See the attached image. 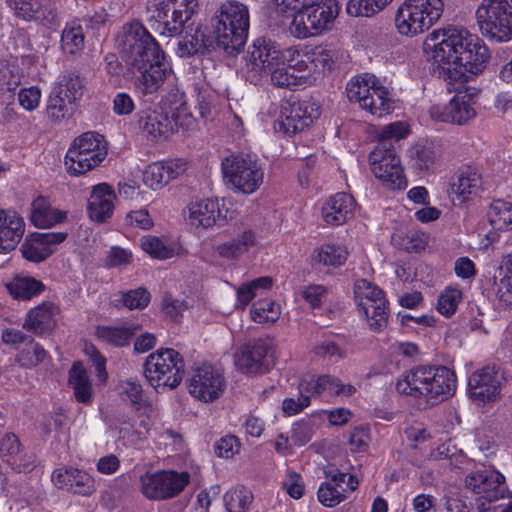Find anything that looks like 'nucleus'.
Returning <instances> with one entry per match:
<instances>
[{
  "label": "nucleus",
  "instance_id": "obj_46",
  "mask_svg": "<svg viewBox=\"0 0 512 512\" xmlns=\"http://www.w3.org/2000/svg\"><path fill=\"white\" fill-rule=\"evenodd\" d=\"M5 286L9 294L18 300H30L45 290L44 284L32 277H15Z\"/></svg>",
  "mask_w": 512,
  "mask_h": 512
},
{
  "label": "nucleus",
  "instance_id": "obj_40",
  "mask_svg": "<svg viewBox=\"0 0 512 512\" xmlns=\"http://www.w3.org/2000/svg\"><path fill=\"white\" fill-rule=\"evenodd\" d=\"M64 216L63 212L53 209L49 201L42 196L37 197L32 202L30 220L36 227H51L61 222Z\"/></svg>",
  "mask_w": 512,
  "mask_h": 512
},
{
  "label": "nucleus",
  "instance_id": "obj_19",
  "mask_svg": "<svg viewBox=\"0 0 512 512\" xmlns=\"http://www.w3.org/2000/svg\"><path fill=\"white\" fill-rule=\"evenodd\" d=\"M225 387L224 376L209 364L195 367L187 382L190 395L206 403L218 399Z\"/></svg>",
  "mask_w": 512,
  "mask_h": 512
},
{
  "label": "nucleus",
  "instance_id": "obj_63",
  "mask_svg": "<svg viewBox=\"0 0 512 512\" xmlns=\"http://www.w3.org/2000/svg\"><path fill=\"white\" fill-rule=\"evenodd\" d=\"M42 93L39 87L21 88L18 92V103L26 111H34L39 107Z\"/></svg>",
  "mask_w": 512,
  "mask_h": 512
},
{
  "label": "nucleus",
  "instance_id": "obj_41",
  "mask_svg": "<svg viewBox=\"0 0 512 512\" xmlns=\"http://www.w3.org/2000/svg\"><path fill=\"white\" fill-rule=\"evenodd\" d=\"M84 81L74 72L59 76L52 93L75 105L83 96Z\"/></svg>",
  "mask_w": 512,
  "mask_h": 512
},
{
  "label": "nucleus",
  "instance_id": "obj_43",
  "mask_svg": "<svg viewBox=\"0 0 512 512\" xmlns=\"http://www.w3.org/2000/svg\"><path fill=\"white\" fill-rule=\"evenodd\" d=\"M471 49L465 52L464 57H460L457 64V70L464 68L465 71L478 74L481 73L490 59V53L487 46L476 37Z\"/></svg>",
  "mask_w": 512,
  "mask_h": 512
},
{
  "label": "nucleus",
  "instance_id": "obj_30",
  "mask_svg": "<svg viewBox=\"0 0 512 512\" xmlns=\"http://www.w3.org/2000/svg\"><path fill=\"white\" fill-rule=\"evenodd\" d=\"M24 231L25 223L18 213L0 209V253L14 250Z\"/></svg>",
  "mask_w": 512,
  "mask_h": 512
},
{
  "label": "nucleus",
  "instance_id": "obj_28",
  "mask_svg": "<svg viewBox=\"0 0 512 512\" xmlns=\"http://www.w3.org/2000/svg\"><path fill=\"white\" fill-rule=\"evenodd\" d=\"M147 418L149 415L147 414ZM109 429L117 434V439L124 445H134L142 440L149 431L150 422L139 416L138 423L132 422L125 415H117L108 422Z\"/></svg>",
  "mask_w": 512,
  "mask_h": 512
},
{
  "label": "nucleus",
  "instance_id": "obj_20",
  "mask_svg": "<svg viewBox=\"0 0 512 512\" xmlns=\"http://www.w3.org/2000/svg\"><path fill=\"white\" fill-rule=\"evenodd\" d=\"M341 380L330 374H323L315 378L305 375L298 385V398H290V414L301 412L310 404V397L321 395L324 392L339 396Z\"/></svg>",
  "mask_w": 512,
  "mask_h": 512
},
{
  "label": "nucleus",
  "instance_id": "obj_32",
  "mask_svg": "<svg viewBox=\"0 0 512 512\" xmlns=\"http://www.w3.org/2000/svg\"><path fill=\"white\" fill-rule=\"evenodd\" d=\"M114 199L115 195L108 184L102 183L94 186L87 208L90 219L104 222L110 218L114 211Z\"/></svg>",
  "mask_w": 512,
  "mask_h": 512
},
{
  "label": "nucleus",
  "instance_id": "obj_10",
  "mask_svg": "<svg viewBox=\"0 0 512 512\" xmlns=\"http://www.w3.org/2000/svg\"><path fill=\"white\" fill-rule=\"evenodd\" d=\"M475 16L485 37L497 42L512 39V0H482Z\"/></svg>",
  "mask_w": 512,
  "mask_h": 512
},
{
  "label": "nucleus",
  "instance_id": "obj_34",
  "mask_svg": "<svg viewBox=\"0 0 512 512\" xmlns=\"http://www.w3.org/2000/svg\"><path fill=\"white\" fill-rule=\"evenodd\" d=\"M138 126L140 131L151 140L166 138L173 132V126L162 110L143 111L139 116Z\"/></svg>",
  "mask_w": 512,
  "mask_h": 512
},
{
  "label": "nucleus",
  "instance_id": "obj_22",
  "mask_svg": "<svg viewBox=\"0 0 512 512\" xmlns=\"http://www.w3.org/2000/svg\"><path fill=\"white\" fill-rule=\"evenodd\" d=\"M187 169L188 162L183 158L152 162L143 170L142 181L145 186L157 191L184 174Z\"/></svg>",
  "mask_w": 512,
  "mask_h": 512
},
{
  "label": "nucleus",
  "instance_id": "obj_5",
  "mask_svg": "<svg viewBox=\"0 0 512 512\" xmlns=\"http://www.w3.org/2000/svg\"><path fill=\"white\" fill-rule=\"evenodd\" d=\"M443 11V0H404L395 12V29L401 36L413 38L429 30Z\"/></svg>",
  "mask_w": 512,
  "mask_h": 512
},
{
  "label": "nucleus",
  "instance_id": "obj_11",
  "mask_svg": "<svg viewBox=\"0 0 512 512\" xmlns=\"http://www.w3.org/2000/svg\"><path fill=\"white\" fill-rule=\"evenodd\" d=\"M107 147L103 137L86 132L77 137L65 156V165L70 174H85L97 167L106 157Z\"/></svg>",
  "mask_w": 512,
  "mask_h": 512
},
{
  "label": "nucleus",
  "instance_id": "obj_31",
  "mask_svg": "<svg viewBox=\"0 0 512 512\" xmlns=\"http://www.w3.org/2000/svg\"><path fill=\"white\" fill-rule=\"evenodd\" d=\"M0 457L14 470L28 471L34 465V457L23 451L15 434L6 433L0 438Z\"/></svg>",
  "mask_w": 512,
  "mask_h": 512
},
{
  "label": "nucleus",
  "instance_id": "obj_42",
  "mask_svg": "<svg viewBox=\"0 0 512 512\" xmlns=\"http://www.w3.org/2000/svg\"><path fill=\"white\" fill-rule=\"evenodd\" d=\"M142 250L151 258L166 260L174 257L178 251V244L166 237L145 235L140 239Z\"/></svg>",
  "mask_w": 512,
  "mask_h": 512
},
{
  "label": "nucleus",
  "instance_id": "obj_62",
  "mask_svg": "<svg viewBox=\"0 0 512 512\" xmlns=\"http://www.w3.org/2000/svg\"><path fill=\"white\" fill-rule=\"evenodd\" d=\"M345 498V489H339L331 482L322 483L318 489V500L326 507H334Z\"/></svg>",
  "mask_w": 512,
  "mask_h": 512
},
{
  "label": "nucleus",
  "instance_id": "obj_27",
  "mask_svg": "<svg viewBox=\"0 0 512 512\" xmlns=\"http://www.w3.org/2000/svg\"><path fill=\"white\" fill-rule=\"evenodd\" d=\"M314 64L310 56V45L290 47V86L306 87L313 80Z\"/></svg>",
  "mask_w": 512,
  "mask_h": 512
},
{
  "label": "nucleus",
  "instance_id": "obj_33",
  "mask_svg": "<svg viewBox=\"0 0 512 512\" xmlns=\"http://www.w3.org/2000/svg\"><path fill=\"white\" fill-rule=\"evenodd\" d=\"M307 20L309 27L314 29L315 35L328 30L339 14L340 6L336 0H324L314 5H307Z\"/></svg>",
  "mask_w": 512,
  "mask_h": 512
},
{
  "label": "nucleus",
  "instance_id": "obj_48",
  "mask_svg": "<svg viewBox=\"0 0 512 512\" xmlns=\"http://www.w3.org/2000/svg\"><path fill=\"white\" fill-rule=\"evenodd\" d=\"M318 116V107L309 101L293 102L290 105V121L293 122L295 133L308 127Z\"/></svg>",
  "mask_w": 512,
  "mask_h": 512
},
{
  "label": "nucleus",
  "instance_id": "obj_58",
  "mask_svg": "<svg viewBox=\"0 0 512 512\" xmlns=\"http://www.w3.org/2000/svg\"><path fill=\"white\" fill-rule=\"evenodd\" d=\"M62 49L69 54H76L84 47V33L81 25H67L61 36Z\"/></svg>",
  "mask_w": 512,
  "mask_h": 512
},
{
  "label": "nucleus",
  "instance_id": "obj_64",
  "mask_svg": "<svg viewBox=\"0 0 512 512\" xmlns=\"http://www.w3.org/2000/svg\"><path fill=\"white\" fill-rule=\"evenodd\" d=\"M240 442L234 435H225L215 443V453L221 458H233L240 451Z\"/></svg>",
  "mask_w": 512,
  "mask_h": 512
},
{
  "label": "nucleus",
  "instance_id": "obj_24",
  "mask_svg": "<svg viewBox=\"0 0 512 512\" xmlns=\"http://www.w3.org/2000/svg\"><path fill=\"white\" fill-rule=\"evenodd\" d=\"M51 480L55 487L83 496H89L96 491V481L92 475L70 466L55 469Z\"/></svg>",
  "mask_w": 512,
  "mask_h": 512
},
{
  "label": "nucleus",
  "instance_id": "obj_44",
  "mask_svg": "<svg viewBox=\"0 0 512 512\" xmlns=\"http://www.w3.org/2000/svg\"><path fill=\"white\" fill-rule=\"evenodd\" d=\"M272 285L273 279L269 276L259 277L239 285L236 288L235 307L245 309L256 296L271 289Z\"/></svg>",
  "mask_w": 512,
  "mask_h": 512
},
{
  "label": "nucleus",
  "instance_id": "obj_15",
  "mask_svg": "<svg viewBox=\"0 0 512 512\" xmlns=\"http://www.w3.org/2000/svg\"><path fill=\"white\" fill-rule=\"evenodd\" d=\"M190 482L186 471L161 470L140 477L142 494L150 500H166L180 494Z\"/></svg>",
  "mask_w": 512,
  "mask_h": 512
},
{
  "label": "nucleus",
  "instance_id": "obj_45",
  "mask_svg": "<svg viewBox=\"0 0 512 512\" xmlns=\"http://www.w3.org/2000/svg\"><path fill=\"white\" fill-rule=\"evenodd\" d=\"M349 252L346 246L336 243H324L314 249L313 260L323 266L339 267L343 265Z\"/></svg>",
  "mask_w": 512,
  "mask_h": 512
},
{
  "label": "nucleus",
  "instance_id": "obj_26",
  "mask_svg": "<svg viewBox=\"0 0 512 512\" xmlns=\"http://www.w3.org/2000/svg\"><path fill=\"white\" fill-rule=\"evenodd\" d=\"M430 116L437 121L464 125L476 116V111L465 96H454L446 105H433Z\"/></svg>",
  "mask_w": 512,
  "mask_h": 512
},
{
  "label": "nucleus",
  "instance_id": "obj_50",
  "mask_svg": "<svg viewBox=\"0 0 512 512\" xmlns=\"http://www.w3.org/2000/svg\"><path fill=\"white\" fill-rule=\"evenodd\" d=\"M250 314L254 322L271 325L279 319L281 308L271 299H260L252 304Z\"/></svg>",
  "mask_w": 512,
  "mask_h": 512
},
{
  "label": "nucleus",
  "instance_id": "obj_37",
  "mask_svg": "<svg viewBox=\"0 0 512 512\" xmlns=\"http://www.w3.org/2000/svg\"><path fill=\"white\" fill-rule=\"evenodd\" d=\"M255 245V236L251 231H244L236 238L224 241L214 247L215 254L226 260H237Z\"/></svg>",
  "mask_w": 512,
  "mask_h": 512
},
{
  "label": "nucleus",
  "instance_id": "obj_8",
  "mask_svg": "<svg viewBox=\"0 0 512 512\" xmlns=\"http://www.w3.org/2000/svg\"><path fill=\"white\" fill-rule=\"evenodd\" d=\"M346 92L350 101L359 103L362 109L377 117L390 114L395 108L389 90L373 74L353 77L347 83Z\"/></svg>",
  "mask_w": 512,
  "mask_h": 512
},
{
  "label": "nucleus",
  "instance_id": "obj_18",
  "mask_svg": "<svg viewBox=\"0 0 512 512\" xmlns=\"http://www.w3.org/2000/svg\"><path fill=\"white\" fill-rule=\"evenodd\" d=\"M228 214L224 200L220 201L216 197L191 201L184 210L187 223L195 229L202 230L226 223L231 218Z\"/></svg>",
  "mask_w": 512,
  "mask_h": 512
},
{
  "label": "nucleus",
  "instance_id": "obj_47",
  "mask_svg": "<svg viewBox=\"0 0 512 512\" xmlns=\"http://www.w3.org/2000/svg\"><path fill=\"white\" fill-rule=\"evenodd\" d=\"M487 217L490 225L497 231L512 230V202L497 199L488 209Z\"/></svg>",
  "mask_w": 512,
  "mask_h": 512
},
{
  "label": "nucleus",
  "instance_id": "obj_12",
  "mask_svg": "<svg viewBox=\"0 0 512 512\" xmlns=\"http://www.w3.org/2000/svg\"><path fill=\"white\" fill-rule=\"evenodd\" d=\"M354 297L371 330L378 332L387 326L388 301L378 286L366 279H358L354 284Z\"/></svg>",
  "mask_w": 512,
  "mask_h": 512
},
{
  "label": "nucleus",
  "instance_id": "obj_2",
  "mask_svg": "<svg viewBox=\"0 0 512 512\" xmlns=\"http://www.w3.org/2000/svg\"><path fill=\"white\" fill-rule=\"evenodd\" d=\"M403 395L423 399L435 405L451 397L456 390V376L445 366H416L407 371L396 383Z\"/></svg>",
  "mask_w": 512,
  "mask_h": 512
},
{
  "label": "nucleus",
  "instance_id": "obj_52",
  "mask_svg": "<svg viewBox=\"0 0 512 512\" xmlns=\"http://www.w3.org/2000/svg\"><path fill=\"white\" fill-rule=\"evenodd\" d=\"M286 103L284 101L281 104H272L264 119L265 126L270 128L278 137H285L288 132L286 127V121L288 120Z\"/></svg>",
  "mask_w": 512,
  "mask_h": 512
},
{
  "label": "nucleus",
  "instance_id": "obj_9",
  "mask_svg": "<svg viewBox=\"0 0 512 512\" xmlns=\"http://www.w3.org/2000/svg\"><path fill=\"white\" fill-rule=\"evenodd\" d=\"M247 66L255 75L269 73L276 86L288 85L285 50L274 42L255 41L248 50Z\"/></svg>",
  "mask_w": 512,
  "mask_h": 512
},
{
  "label": "nucleus",
  "instance_id": "obj_56",
  "mask_svg": "<svg viewBox=\"0 0 512 512\" xmlns=\"http://www.w3.org/2000/svg\"><path fill=\"white\" fill-rule=\"evenodd\" d=\"M73 111L74 105L72 103H68L67 100L51 92L46 104V114L50 121L59 123L69 118L73 114Z\"/></svg>",
  "mask_w": 512,
  "mask_h": 512
},
{
  "label": "nucleus",
  "instance_id": "obj_1",
  "mask_svg": "<svg viewBox=\"0 0 512 512\" xmlns=\"http://www.w3.org/2000/svg\"><path fill=\"white\" fill-rule=\"evenodd\" d=\"M116 45L135 77V88L143 96L156 93L164 84L169 85L160 101V108L173 131L193 129L196 119L186 95L177 84L165 52L147 28L138 20L125 23L116 38Z\"/></svg>",
  "mask_w": 512,
  "mask_h": 512
},
{
  "label": "nucleus",
  "instance_id": "obj_3",
  "mask_svg": "<svg viewBox=\"0 0 512 512\" xmlns=\"http://www.w3.org/2000/svg\"><path fill=\"white\" fill-rule=\"evenodd\" d=\"M212 24L217 45L228 54L238 53L249 35V7L237 0H226L215 11Z\"/></svg>",
  "mask_w": 512,
  "mask_h": 512
},
{
  "label": "nucleus",
  "instance_id": "obj_14",
  "mask_svg": "<svg viewBox=\"0 0 512 512\" xmlns=\"http://www.w3.org/2000/svg\"><path fill=\"white\" fill-rule=\"evenodd\" d=\"M369 163L371 171L383 185L390 189H404L407 185L400 158L392 144L378 143L370 153Z\"/></svg>",
  "mask_w": 512,
  "mask_h": 512
},
{
  "label": "nucleus",
  "instance_id": "obj_17",
  "mask_svg": "<svg viewBox=\"0 0 512 512\" xmlns=\"http://www.w3.org/2000/svg\"><path fill=\"white\" fill-rule=\"evenodd\" d=\"M504 373L495 365L474 371L468 379L469 398L478 406L497 402L501 398Z\"/></svg>",
  "mask_w": 512,
  "mask_h": 512
},
{
  "label": "nucleus",
  "instance_id": "obj_35",
  "mask_svg": "<svg viewBox=\"0 0 512 512\" xmlns=\"http://www.w3.org/2000/svg\"><path fill=\"white\" fill-rule=\"evenodd\" d=\"M210 44V39L201 26H189L185 34L178 41L176 54L181 58L203 54Z\"/></svg>",
  "mask_w": 512,
  "mask_h": 512
},
{
  "label": "nucleus",
  "instance_id": "obj_29",
  "mask_svg": "<svg viewBox=\"0 0 512 512\" xmlns=\"http://www.w3.org/2000/svg\"><path fill=\"white\" fill-rule=\"evenodd\" d=\"M355 207V200L350 194L336 193L322 207L323 220L329 225H342L353 218Z\"/></svg>",
  "mask_w": 512,
  "mask_h": 512
},
{
  "label": "nucleus",
  "instance_id": "obj_61",
  "mask_svg": "<svg viewBox=\"0 0 512 512\" xmlns=\"http://www.w3.org/2000/svg\"><path fill=\"white\" fill-rule=\"evenodd\" d=\"M307 16L306 4L301 5V8L293 15V20L290 23V34L298 39L315 36L314 29L309 27L310 21L307 20Z\"/></svg>",
  "mask_w": 512,
  "mask_h": 512
},
{
  "label": "nucleus",
  "instance_id": "obj_23",
  "mask_svg": "<svg viewBox=\"0 0 512 512\" xmlns=\"http://www.w3.org/2000/svg\"><path fill=\"white\" fill-rule=\"evenodd\" d=\"M14 15L27 22L51 27L56 23L57 15L50 0H6Z\"/></svg>",
  "mask_w": 512,
  "mask_h": 512
},
{
  "label": "nucleus",
  "instance_id": "obj_36",
  "mask_svg": "<svg viewBox=\"0 0 512 512\" xmlns=\"http://www.w3.org/2000/svg\"><path fill=\"white\" fill-rule=\"evenodd\" d=\"M482 185L481 175L474 169L461 171L451 183V195L460 203L465 202L471 195H475Z\"/></svg>",
  "mask_w": 512,
  "mask_h": 512
},
{
  "label": "nucleus",
  "instance_id": "obj_59",
  "mask_svg": "<svg viewBox=\"0 0 512 512\" xmlns=\"http://www.w3.org/2000/svg\"><path fill=\"white\" fill-rule=\"evenodd\" d=\"M462 298L463 295L461 290L453 287H447L438 296L436 306L437 311L445 317L452 316L456 312Z\"/></svg>",
  "mask_w": 512,
  "mask_h": 512
},
{
  "label": "nucleus",
  "instance_id": "obj_13",
  "mask_svg": "<svg viewBox=\"0 0 512 512\" xmlns=\"http://www.w3.org/2000/svg\"><path fill=\"white\" fill-rule=\"evenodd\" d=\"M222 171L226 181L245 194H252L263 182V170L252 155L226 157L222 162Z\"/></svg>",
  "mask_w": 512,
  "mask_h": 512
},
{
  "label": "nucleus",
  "instance_id": "obj_51",
  "mask_svg": "<svg viewBox=\"0 0 512 512\" xmlns=\"http://www.w3.org/2000/svg\"><path fill=\"white\" fill-rule=\"evenodd\" d=\"M252 501L251 491L243 486L231 488L224 495V505L228 512H247Z\"/></svg>",
  "mask_w": 512,
  "mask_h": 512
},
{
  "label": "nucleus",
  "instance_id": "obj_7",
  "mask_svg": "<svg viewBox=\"0 0 512 512\" xmlns=\"http://www.w3.org/2000/svg\"><path fill=\"white\" fill-rule=\"evenodd\" d=\"M147 10L156 24L152 27L162 36L174 37L197 13L198 0H152Z\"/></svg>",
  "mask_w": 512,
  "mask_h": 512
},
{
  "label": "nucleus",
  "instance_id": "obj_49",
  "mask_svg": "<svg viewBox=\"0 0 512 512\" xmlns=\"http://www.w3.org/2000/svg\"><path fill=\"white\" fill-rule=\"evenodd\" d=\"M117 390L120 398L135 406L138 411L142 409L144 413L153 411L152 406L143 399V389L139 381L133 379L120 381Z\"/></svg>",
  "mask_w": 512,
  "mask_h": 512
},
{
  "label": "nucleus",
  "instance_id": "obj_60",
  "mask_svg": "<svg viewBox=\"0 0 512 512\" xmlns=\"http://www.w3.org/2000/svg\"><path fill=\"white\" fill-rule=\"evenodd\" d=\"M493 280V291L498 301L505 307L512 306V276L496 271Z\"/></svg>",
  "mask_w": 512,
  "mask_h": 512
},
{
  "label": "nucleus",
  "instance_id": "obj_25",
  "mask_svg": "<svg viewBox=\"0 0 512 512\" xmlns=\"http://www.w3.org/2000/svg\"><path fill=\"white\" fill-rule=\"evenodd\" d=\"M66 238L65 233H32L21 245L22 256L31 262H41L49 257Z\"/></svg>",
  "mask_w": 512,
  "mask_h": 512
},
{
  "label": "nucleus",
  "instance_id": "obj_54",
  "mask_svg": "<svg viewBox=\"0 0 512 512\" xmlns=\"http://www.w3.org/2000/svg\"><path fill=\"white\" fill-rule=\"evenodd\" d=\"M134 332L135 330L131 327L101 326L97 328L96 335L105 343L114 346H125L129 343Z\"/></svg>",
  "mask_w": 512,
  "mask_h": 512
},
{
  "label": "nucleus",
  "instance_id": "obj_55",
  "mask_svg": "<svg viewBox=\"0 0 512 512\" xmlns=\"http://www.w3.org/2000/svg\"><path fill=\"white\" fill-rule=\"evenodd\" d=\"M393 0H349L346 11L354 17H370L383 10Z\"/></svg>",
  "mask_w": 512,
  "mask_h": 512
},
{
  "label": "nucleus",
  "instance_id": "obj_6",
  "mask_svg": "<svg viewBox=\"0 0 512 512\" xmlns=\"http://www.w3.org/2000/svg\"><path fill=\"white\" fill-rule=\"evenodd\" d=\"M184 360L172 348H161L147 356L144 376L156 392L177 388L184 376Z\"/></svg>",
  "mask_w": 512,
  "mask_h": 512
},
{
  "label": "nucleus",
  "instance_id": "obj_4",
  "mask_svg": "<svg viewBox=\"0 0 512 512\" xmlns=\"http://www.w3.org/2000/svg\"><path fill=\"white\" fill-rule=\"evenodd\" d=\"M476 37L464 28L448 27L430 33L424 47L431 52L430 57L434 62L443 69L457 71L460 57H464L465 52L471 49Z\"/></svg>",
  "mask_w": 512,
  "mask_h": 512
},
{
  "label": "nucleus",
  "instance_id": "obj_39",
  "mask_svg": "<svg viewBox=\"0 0 512 512\" xmlns=\"http://www.w3.org/2000/svg\"><path fill=\"white\" fill-rule=\"evenodd\" d=\"M69 384L76 400L83 404H91L93 388L87 370L81 362H75L69 371Z\"/></svg>",
  "mask_w": 512,
  "mask_h": 512
},
{
  "label": "nucleus",
  "instance_id": "obj_21",
  "mask_svg": "<svg viewBox=\"0 0 512 512\" xmlns=\"http://www.w3.org/2000/svg\"><path fill=\"white\" fill-rule=\"evenodd\" d=\"M465 486L489 502L504 499L508 493L505 477L493 469L470 472L465 477Z\"/></svg>",
  "mask_w": 512,
  "mask_h": 512
},
{
  "label": "nucleus",
  "instance_id": "obj_57",
  "mask_svg": "<svg viewBox=\"0 0 512 512\" xmlns=\"http://www.w3.org/2000/svg\"><path fill=\"white\" fill-rule=\"evenodd\" d=\"M47 357V352L42 346L29 339L25 347L18 353L16 361L24 368H32L43 362Z\"/></svg>",
  "mask_w": 512,
  "mask_h": 512
},
{
  "label": "nucleus",
  "instance_id": "obj_16",
  "mask_svg": "<svg viewBox=\"0 0 512 512\" xmlns=\"http://www.w3.org/2000/svg\"><path fill=\"white\" fill-rule=\"evenodd\" d=\"M276 344L272 338H258L244 344L234 355V362L244 373H263L274 364Z\"/></svg>",
  "mask_w": 512,
  "mask_h": 512
},
{
  "label": "nucleus",
  "instance_id": "obj_38",
  "mask_svg": "<svg viewBox=\"0 0 512 512\" xmlns=\"http://www.w3.org/2000/svg\"><path fill=\"white\" fill-rule=\"evenodd\" d=\"M54 325V306L51 302H43L28 312L24 328L36 334H43Z\"/></svg>",
  "mask_w": 512,
  "mask_h": 512
},
{
  "label": "nucleus",
  "instance_id": "obj_53",
  "mask_svg": "<svg viewBox=\"0 0 512 512\" xmlns=\"http://www.w3.org/2000/svg\"><path fill=\"white\" fill-rule=\"evenodd\" d=\"M310 56L314 64V71L317 68L330 71L338 59L339 51L333 45H310Z\"/></svg>",
  "mask_w": 512,
  "mask_h": 512
}]
</instances>
